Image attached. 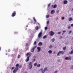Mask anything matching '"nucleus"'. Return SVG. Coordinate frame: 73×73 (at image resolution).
<instances>
[{
    "label": "nucleus",
    "instance_id": "obj_1",
    "mask_svg": "<svg viewBox=\"0 0 73 73\" xmlns=\"http://www.w3.org/2000/svg\"><path fill=\"white\" fill-rule=\"evenodd\" d=\"M19 70V68L18 67H15L14 70L13 71V73H16V71H17Z\"/></svg>",
    "mask_w": 73,
    "mask_h": 73
},
{
    "label": "nucleus",
    "instance_id": "obj_2",
    "mask_svg": "<svg viewBox=\"0 0 73 73\" xmlns=\"http://www.w3.org/2000/svg\"><path fill=\"white\" fill-rule=\"evenodd\" d=\"M65 60H70L72 59V57L71 56H68V57H66L65 58Z\"/></svg>",
    "mask_w": 73,
    "mask_h": 73
},
{
    "label": "nucleus",
    "instance_id": "obj_3",
    "mask_svg": "<svg viewBox=\"0 0 73 73\" xmlns=\"http://www.w3.org/2000/svg\"><path fill=\"white\" fill-rule=\"evenodd\" d=\"M32 63L31 62H30L29 63V69H31L32 68Z\"/></svg>",
    "mask_w": 73,
    "mask_h": 73
},
{
    "label": "nucleus",
    "instance_id": "obj_4",
    "mask_svg": "<svg viewBox=\"0 0 73 73\" xmlns=\"http://www.w3.org/2000/svg\"><path fill=\"white\" fill-rule=\"evenodd\" d=\"M64 53V52L63 51H59L58 53L57 54V56H60V54H63Z\"/></svg>",
    "mask_w": 73,
    "mask_h": 73
},
{
    "label": "nucleus",
    "instance_id": "obj_5",
    "mask_svg": "<svg viewBox=\"0 0 73 73\" xmlns=\"http://www.w3.org/2000/svg\"><path fill=\"white\" fill-rule=\"evenodd\" d=\"M42 32H40L39 34H38V37L39 38H40L41 37V36H42Z\"/></svg>",
    "mask_w": 73,
    "mask_h": 73
},
{
    "label": "nucleus",
    "instance_id": "obj_6",
    "mask_svg": "<svg viewBox=\"0 0 73 73\" xmlns=\"http://www.w3.org/2000/svg\"><path fill=\"white\" fill-rule=\"evenodd\" d=\"M54 33L52 31H51L50 32L49 35L50 36H52L54 35Z\"/></svg>",
    "mask_w": 73,
    "mask_h": 73
},
{
    "label": "nucleus",
    "instance_id": "obj_7",
    "mask_svg": "<svg viewBox=\"0 0 73 73\" xmlns=\"http://www.w3.org/2000/svg\"><path fill=\"white\" fill-rule=\"evenodd\" d=\"M16 16V11H14L13 13L11 15L12 17H14Z\"/></svg>",
    "mask_w": 73,
    "mask_h": 73
},
{
    "label": "nucleus",
    "instance_id": "obj_8",
    "mask_svg": "<svg viewBox=\"0 0 73 73\" xmlns=\"http://www.w3.org/2000/svg\"><path fill=\"white\" fill-rule=\"evenodd\" d=\"M36 48V46H35L33 47V48H32L31 50V52H33L34 51H35V49Z\"/></svg>",
    "mask_w": 73,
    "mask_h": 73
},
{
    "label": "nucleus",
    "instance_id": "obj_9",
    "mask_svg": "<svg viewBox=\"0 0 73 73\" xmlns=\"http://www.w3.org/2000/svg\"><path fill=\"white\" fill-rule=\"evenodd\" d=\"M32 55V53L30 52H28L26 54V56H31Z\"/></svg>",
    "mask_w": 73,
    "mask_h": 73
},
{
    "label": "nucleus",
    "instance_id": "obj_10",
    "mask_svg": "<svg viewBox=\"0 0 73 73\" xmlns=\"http://www.w3.org/2000/svg\"><path fill=\"white\" fill-rule=\"evenodd\" d=\"M29 57H30V56H28L27 57V59L25 60L26 62H28V61L29 60Z\"/></svg>",
    "mask_w": 73,
    "mask_h": 73
},
{
    "label": "nucleus",
    "instance_id": "obj_11",
    "mask_svg": "<svg viewBox=\"0 0 73 73\" xmlns=\"http://www.w3.org/2000/svg\"><path fill=\"white\" fill-rule=\"evenodd\" d=\"M63 3L64 4H68V1L66 0H64L63 1Z\"/></svg>",
    "mask_w": 73,
    "mask_h": 73
},
{
    "label": "nucleus",
    "instance_id": "obj_12",
    "mask_svg": "<svg viewBox=\"0 0 73 73\" xmlns=\"http://www.w3.org/2000/svg\"><path fill=\"white\" fill-rule=\"evenodd\" d=\"M55 12V11H54L53 10H52L51 11V14H53V13H54Z\"/></svg>",
    "mask_w": 73,
    "mask_h": 73
},
{
    "label": "nucleus",
    "instance_id": "obj_13",
    "mask_svg": "<svg viewBox=\"0 0 73 73\" xmlns=\"http://www.w3.org/2000/svg\"><path fill=\"white\" fill-rule=\"evenodd\" d=\"M52 8H56L57 7V5L56 4H55L54 6L53 5H52Z\"/></svg>",
    "mask_w": 73,
    "mask_h": 73
},
{
    "label": "nucleus",
    "instance_id": "obj_14",
    "mask_svg": "<svg viewBox=\"0 0 73 73\" xmlns=\"http://www.w3.org/2000/svg\"><path fill=\"white\" fill-rule=\"evenodd\" d=\"M38 45L39 46H41V45H42V42H40L38 43Z\"/></svg>",
    "mask_w": 73,
    "mask_h": 73
},
{
    "label": "nucleus",
    "instance_id": "obj_15",
    "mask_svg": "<svg viewBox=\"0 0 73 73\" xmlns=\"http://www.w3.org/2000/svg\"><path fill=\"white\" fill-rule=\"evenodd\" d=\"M37 49L38 51V52H40V50H41V48H40L39 47H37Z\"/></svg>",
    "mask_w": 73,
    "mask_h": 73
},
{
    "label": "nucleus",
    "instance_id": "obj_16",
    "mask_svg": "<svg viewBox=\"0 0 73 73\" xmlns=\"http://www.w3.org/2000/svg\"><path fill=\"white\" fill-rule=\"evenodd\" d=\"M41 70L42 73H44L45 72V70H43L42 68L41 69Z\"/></svg>",
    "mask_w": 73,
    "mask_h": 73
},
{
    "label": "nucleus",
    "instance_id": "obj_17",
    "mask_svg": "<svg viewBox=\"0 0 73 73\" xmlns=\"http://www.w3.org/2000/svg\"><path fill=\"white\" fill-rule=\"evenodd\" d=\"M73 20V18L72 17H70L69 19L68 20L69 21H72Z\"/></svg>",
    "mask_w": 73,
    "mask_h": 73
},
{
    "label": "nucleus",
    "instance_id": "obj_18",
    "mask_svg": "<svg viewBox=\"0 0 73 73\" xmlns=\"http://www.w3.org/2000/svg\"><path fill=\"white\" fill-rule=\"evenodd\" d=\"M33 19L35 22H37V21H36V19H35V17H34L33 18Z\"/></svg>",
    "mask_w": 73,
    "mask_h": 73
},
{
    "label": "nucleus",
    "instance_id": "obj_19",
    "mask_svg": "<svg viewBox=\"0 0 73 73\" xmlns=\"http://www.w3.org/2000/svg\"><path fill=\"white\" fill-rule=\"evenodd\" d=\"M48 53L49 54L52 53V50H50L48 51Z\"/></svg>",
    "mask_w": 73,
    "mask_h": 73
},
{
    "label": "nucleus",
    "instance_id": "obj_20",
    "mask_svg": "<svg viewBox=\"0 0 73 73\" xmlns=\"http://www.w3.org/2000/svg\"><path fill=\"white\" fill-rule=\"evenodd\" d=\"M44 71L45 70H46V71H48V69L46 67L44 69Z\"/></svg>",
    "mask_w": 73,
    "mask_h": 73
},
{
    "label": "nucleus",
    "instance_id": "obj_21",
    "mask_svg": "<svg viewBox=\"0 0 73 73\" xmlns=\"http://www.w3.org/2000/svg\"><path fill=\"white\" fill-rule=\"evenodd\" d=\"M35 28L36 30H38V26H36V27H35Z\"/></svg>",
    "mask_w": 73,
    "mask_h": 73
},
{
    "label": "nucleus",
    "instance_id": "obj_22",
    "mask_svg": "<svg viewBox=\"0 0 73 73\" xmlns=\"http://www.w3.org/2000/svg\"><path fill=\"white\" fill-rule=\"evenodd\" d=\"M18 67L19 68H22V66L21 65H19Z\"/></svg>",
    "mask_w": 73,
    "mask_h": 73
},
{
    "label": "nucleus",
    "instance_id": "obj_23",
    "mask_svg": "<svg viewBox=\"0 0 73 73\" xmlns=\"http://www.w3.org/2000/svg\"><path fill=\"white\" fill-rule=\"evenodd\" d=\"M21 57V55L19 54L18 55V58H20Z\"/></svg>",
    "mask_w": 73,
    "mask_h": 73
},
{
    "label": "nucleus",
    "instance_id": "obj_24",
    "mask_svg": "<svg viewBox=\"0 0 73 73\" xmlns=\"http://www.w3.org/2000/svg\"><path fill=\"white\" fill-rule=\"evenodd\" d=\"M49 48H50V49H52V48H53V46H52V45H50L49 46Z\"/></svg>",
    "mask_w": 73,
    "mask_h": 73
},
{
    "label": "nucleus",
    "instance_id": "obj_25",
    "mask_svg": "<svg viewBox=\"0 0 73 73\" xmlns=\"http://www.w3.org/2000/svg\"><path fill=\"white\" fill-rule=\"evenodd\" d=\"M46 38V35H45L43 37V38H44V39H45V38Z\"/></svg>",
    "mask_w": 73,
    "mask_h": 73
},
{
    "label": "nucleus",
    "instance_id": "obj_26",
    "mask_svg": "<svg viewBox=\"0 0 73 73\" xmlns=\"http://www.w3.org/2000/svg\"><path fill=\"white\" fill-rule=\"evenodd\" d=\"M49 15H46V18H49Z\"/></svg>",
    "mask_w": 73,
    "mask_h": 73
},
{
    "label": "nucleus",
    "instance_id": "obj_27",
    "mask_svg": "<svg viewBox=\"0 0 73 73\" xmlns=\"http://www.w3.org/2000/svg\"><path fill=\"white\" fill-rule=\"evenodd\" d=\"M36 43H37V42H36V41H35L34 42L33 45H36Z\"/></svg>",
    "mask_w": 73,
    "mask_h": 73
},
{
    "label": "nucleus",
    "instance_id": "obj_28",
    "mask_svg": "<svg viewBox=\"0 0 73 73\" xmlns=\"http://www.w3.org/2000/svg\"><path fill=\"white\" fill-rule=\"evenodd\" d=\"M19 64H17L15 65V66L16 67H18V66L19 67Z\"/></svg>",
    "mask_w": 73,
    "mask_h": 73
},
{
    "label": "nucleus",
    "instance_id": "obj_29",
    "mask_svg": "<svg viewBox=\"0 0 73 73\" xmlns=\"http://www.w3.org/2000/svg\"><path fill=\"white\" fill-rule=\"evenodd\" d=\"M40 64H38L37 65V67L38 68V67H40Z\"/></svg>",
    "mask_w": 73,
    "mask_h": 73
},
{
    "label": "nucleus",
    "instance_id": "obj_30",
    "mask_svg": "<svg viewBox=\"0 0 73 73\" xmlns=\"http://www.w3.org/2000/svg\"><path fill=\"white\" fill-rule=\"evenodd\" d=\"M55 40V39H54V38H53L52 40V42H54Z\"/></svg>",
    "mask_w": 73,
    "mask_h": 73
},
{
    "label": "nucleus",
    "instance_id": "obj_31",
    "mask_svg": "<svg viewBox=\"0 0 73 73\" xmlns=\"http://www.w3.org/2000/svg\"><path fill=\"white\" fill-rule=\"evenodd\" d=\"M73 53V50L72 51L70 52V54H72Z\"/></svg>",
    "mask_w": 73,
    "mask_h": 73
},
{
    "label": "nucleus",
    "instance_id": "obj_32",
    "mask_svg": "<svg viewBox=\"0 0 73 73\" xmlns=\"http://www.w3.org/2000/svg\"><path fill=\"white\" fill-rule=\"evenodd\" d=\"M66 46H65L63 48V50H66Z\"/></svg>",
    "mask_w": 73,
    "mask_h": 73
},
{
    "label": "nucleus",
    "instance_id": "obj_33",
    "mask_svg": "<svg viewBox=\"0 0 73 73\" xmlns=\"http://www.w3.org/2000/svg\"><path fill=\"white\" fill-rule=\"evenodd\" d=\"M36 61V59H33V60L32 61L33 62H34V61Z\"/></svg>",
    "mask_w": 73,
    "mask_h": 73
},
{
    "label": "nucleus",
    "instance_id": "obj_34",
    "mask_svg": "<svg viewBox=\"0 0 73 73\" xmlns=\"http://www.w3.org/2000/svg\"><path fill=\"white\" fill-rule=\"evenodd\" d=\"M64 19H65V17H62V20H64Z\"/></svg>",
    "mask_w": 73,
    "mask_h": 73
},
{
    "label": "nucleus",
    "instance_id": "obj_35",
    "mask_svg": "<svg viewBox=\"0 0 73 73\" xmlns=\"http://www.w3.org/2000/svg\"><path fill=\"white\" fill-rule=\"evenodd\" d=\"M45 30H47V29H48V27H45Z\"/></svg>",
    "mask_w": 73,
    "mask_h": 73
},
{
    "label": "nucleus",
    "instance_id": "obj_36",
    "mask_svg": "<svg viewBox=\"0 0 73 73\" xmlns=\"http://www.w3.org/2000/svg\"><path fill=\"white\" fill-rule=\"evenodd\" d=\"M25 46H28V44L26 43V44H25Z\"/></svg>",
    "mask_w": 73,
    "mask_h": 73
},
{
    "label": "nucleus",
    "instance_id": "obj_37",
    "mask_svg": "<svg viewBox=\"0 0 73 73\" xmlns=\"http://www.w3.org/2000/svg\"><path fill=\"white\" fill-rule=\"evenodd\" d=\"M49 21H47V23L48 24H49Z\"/></svg>",
    "mask_w": 73,
    "mask_h": 73
},
{
    "label": "nucleus",
    "instance_id": "obj_38",
    "mask_svg": "<svg viewBox=\"0 0 73 73\" xmlns=\"http://www.w3.org/2000/svg\"><path fill=\"white\" fill-rule=\"evenodd\" d=\"M69 34H70V33H72V31H69Z\"/></svg>",
    "mask_w": 73,
    "mask_h": 73
},
{
    "label": "nucleus",
    "instance_id": "obj_39",
    "mask_svg": "<svg viewBox=\"0 0 73 73\" xmlns=\"http://www.w3.org/2000/svg\"><path fill=\"white\" fill-rule=\"evenodd\" d=\"M50 4H48V7H50Z\"/></svg>",
    "mask_w": 73,
    "mask_h": 73
},
{
    "label": "nucleus",
    "instance_id": "obj_40",
    "mask_svg": "<svg viewBox=\"0 0 73 73\" xmlns=\"http://www.w3.org/2000/svg\"><path fill=\"white\" fill-rule=\"evenodd\" d=\"M37 63H35L34 64V66H36L37 65Z\"/></svg>",
    "mask_w": 73,
    "mask_h": 73
},
{
    "label": "nucleus",
    "instance_id": "obj_41",
    "mask_svg": "<svg viewBox=\"0 0 73 73\" xmlns=\"http://www.w3.org/2000/svg\"><path fill=\"white\" fill-rule=\"evenodd\" d=\"M71 68L72 69H73V65H72L71 66Z\"/></svg>",
    "mask_w": 73,
    "mask_h": 73
},
{
    "label": "nucleus",
    "instance_id": "obj_42",
    "mask_svg": "<svg viewBox=\"0 0 73 73\" xmlns=\"http://www.w3.org/2000/svg\"><path fill=\"white\" fill-rule=\"evenodd\" d=\"M13 69H14V67H12L11 68V70H13Z\"/></svg>",
    "mask_w": 73,
    "mask_h": 73
},
{
    "label": "nucleus",
    "instance_id": "obj_43",
    "mask_svg": "<svg viewBox=\"0 0 73 73\" xmlns=\"http://www.w3.org/2000/svg\"><path fill=\"white\" fill-rule=\"evenodd\" d=\"M61 33V32H59L58 33V34L59 35H60V34Z\"/></svg>",
    "mask_w": 73,
    "mask_h": 73
},
{
    "label": "nucleus",
    "instance_id": "obj_44",
    "mask_svg": "<svg viewBox=\"0 0 73 73\" xmlns=\"http://www.w3.org/2000/svg\"><path fill=\"white\" fill-rule=\"evenodd\" d=\"M57 73V71H55L54 72V73Z\"/></svg>",
    "mask_w": 73,
    "mask_h": 73
},
{
    "label": "nucleus",
    "instance_id": "obj_45",
    "mask_svg": "<svg viewBox=\"0 0 73 73\" xmlns=\"http://www.w3.org/2000/svg\"><path fill=\"white\" fill-rule=\"evenodd\" d=\"M68 29H70V26H69L68 27Z\"/></svg>",
    "mask_w": 73,
    "mask_h": 73
},
{
    "label": "nucleus",
    "instance_id": "obj_46",
    "mask_svg": "<svg viewBox=\"0 0 73 73\" xmlns=\"http://www.w3.org/2000/svg\"><path fill=\"white\" fill-rule=\"evenodd\" d=\"M71 27H73V24L71 25Z\"/></svg>",
    "mask_w": 73,
    "mask_h": 73
},
{
    "label": "nucleus",
    "instance_id": "obj_47",
    "mask_svg": "<svg viewBox=\"0 0 73 73\" xmlns=\"http://www.w3.org/2000/svg\"><path fill=\"white\" fill-rule=\"evenodd\" d=\"M1 47H0V51H1Z\"/></svg>",
    "mask_w": 73,
    "mask_h": 73
},
{
    "label": "nucleus",
    "instance_id": "obj_48",
    "mask_svg": "<svg viewBox=\"0 0 73 73\" xmlns=\"http://www.w3.org/2000/svg\"><path fill=\"white\" fill-rule=\"evenodd\" d=\"M56 53V51H54V54Z\"/></svg>",
    "mask_w": 73,
    "mask_h": 73
},
{
    "label": "nucleus",
    "instance_id": "obj_49",
    "mask_svg": "<svg viewBox=\"0 0 73 73\" xmlns=\"http://www.w3.org/2000/svg\"><path fill=\"white\" fill-rule=\"evenodd\" d=\"M65 31H63V33H65Z\"/></svg>",
    "mask_w": 73,
    "mask_h": 73
},
{
    "label": "nucleus",
    "instance_id": "obj_50",
    "mask_svg": "<svg viewBox=\"0 0 73 73\" xmlns=\"http://www.w3.org/2000/svg\"><path fill=\"white\" fill-rule=\"evenodd\" d=\"M15 34H16V33H17V32H15Z\"/></svg>",
    "mask_w": 73,
    "mask_h": 73
},
{
    "label": "nucleus",
    "instance_id": "obj_51",
    "mask_svg": "<svg viewBox=\"0 0 73 73\" xmlns=\"http://www.w3.org/2000/svg\"><path fill=\"white\" fill-rule=\"evenodd\" d=\"M60 12V10H58V11H57V13H58V12Z\"/></svg>",
    "mask_w": 73,
    "mask_h": 73
},
{
    "label": "nucleus",
    "instance_id": "obj_52",
    "mask_svg": "<svg viewBox=\"0 0 73 73\" xmlns=\"http://www.w3.org/2000/svg\"><path fill=\"white\" fill-rule=\"evenodd\" d=\"M73 9H72V11H73Z\"/></svg>",
    "mask_w": 73,
    "mask_h": 73
},
{
    "label": "nucleus",
    "instance_id": "obj_53",
    "mask_svg": "<svg viewBox=\"0 0 73 73\" xmlns=\"http://www.w3.org/2000/svg\"><path fill=\"white\" fill-rule=\"evenodd\" d=\"M58 19V17L57 18V20Z\"/></svg>",
    "mask_w": 73,
    "mask_h": 73
},
{
    "label": "nucleus",
    "instance_id": "obj_54",
    "mask_svg": "<svg viewBox=\"0 0 73 73\" xmlns=\"http://www.w3.org/2000/svg\"><path fill=\"white\" fill-rule=\"evenodd\" d=\"M64 35V33H62V35Z\"/></svg>",
    "mask_w": 73,
    "mask_h": 73
},
{
    "label": "nucleus",
    "instance_id": "obj_55",
    "mask_svg": "<svg viewBox=\"0 0 73 73\" xmlns=\"http://www.w3.org/2000/svg\"><path fill=\"white\" fill-rule=\"evenodd\" d=\"M37 24H39V23H37Z\"/></svg>",
    "mask_w": 73,
    "mask_h": 73
},
{
    "label": "nucleus",
    "instance_id": "obj_56",
    "mask_svg": "<svg viewBox=\"0 0 73 73\" xmlns=\"http://www.w3.org/2000/svg\"><path fill=\"white\" fill-rule=\"evenodd\" d=\"M60 37H61V38H62V36H61Z\"/></svg>",
    "mask_w": 73,
    "mask_h": 73
},
{
    "label": "nucleus",
    "instance_id": "obj_57",
    "mask_svg": "<svg viewBox=\"0 0 73 73\" xmlns=\"http://www.w3.org/2000/svg\"><path fill=\"white\" fill-rule=\"evenodd\" d=\"M28 27V26H26V27Z\"/></svg>",
    "mask_w": 73,
    "mask_h": 73
},
{
    "label": "nucleus",
    "instance_id": "obj_58",
    "mask_svg": "<svg viewBox=\"0 0 73 73\" xmlns=\"http://www.w3.org/2000/svg\"><path fill=\"white\" fill-rule=\"evenodd\" d=\"M25 73H27V72H25Z\"/></svg>",
    "mask_w": 73,
    "mask_h": 73
}]
</instances>
